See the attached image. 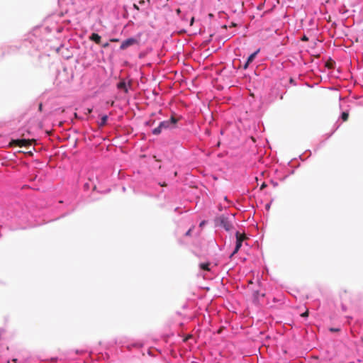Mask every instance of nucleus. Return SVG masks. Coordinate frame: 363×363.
Returning a JSON list of instances; mask_svg holds the SVG:
<instances>
[{
	"label": "nucleus",
	"instance_id": "f257e3e1",
	"mask_svg": "<svg viewBox=\"0 0 363 363\" xmlns=\"http://www.w3.org/2000/svg\"><path fill=\"white\" fill-rule=\"evenodd\" d=\"M61 18L57 14L48 16L43 26H37L26 35L23 45L26 48H30L33 51L41 50L48 46V42L54 37L55 33H60L64 26L60 24Z\"/></svg>",
	"mask_w": 363,
	"mask_h": 363
},
{
	"label": "nucleus",
	"instance_id": "f03ea898",
	"mask_svg": "<svg viewBox=\"0 0 363 363\" xmlns=\"http://www.w3.org/2000/svg\"><path fill=\"white\" fill-rule=\"evenodd\" d=\"M178 121L175 117L171 116L169 120L161 121L159 125L152 130V133L155 135H158L162 133V130L175 128Z\"/></svg>",
	"mask_w": 363,
	"mask_h": 363
},
{
	"label": "nucleus",
	"instance_id": "7ed1b4c3",
	"mask_svg": "<svg viewBox=\"0 0 363 363\" xmlns=\"http://www.w3.org/2000/svg\"><path fill=\"white\" fill-rule=\"evenodd\" d=\"M215 221L216 225L224 228L226 231H230L233 228L232 220L227 216L221 215Z\"/></svg>",
	"mask_w": 363,
	"mask_h": 363
},
{
	"label": "nucleus",
	"instance_id": "20e7f679",
	"mask_svg": "<svg viewBox=\"0 0 363 363\" xmlns=\"http://www.w3.org/2000/svg\"><path fill=\"white\" fill-rule=\"evenodd\" d=\"M140 40V34H138L136 37H132L127 38L124 40L121 45L120 49L121 50H125L128 48L135 45H139Z\"/></svg>",
	"mask_w": 363,
	"mask_h": 363
},
{
	"label": "nucleus",
	"instance_id": "39448f33",
	"mask_svg": "<svg viewBox=\"0 0 363 363\" xmlns=\"http://www.w3.org/2000/svg\"><path fill=\"white\" fill-rule=\"evenodd\" d=\"M235 237H236L235 246V248H234L233 252L230 255V257H233L234 255H235L239 251V250L242 247V242H243V238H242L241 235L240 234V233L238 231L236 232Z\"/></svg>",
	"mask_w": 363,
	"mask_h": 363
},
{
	"label": "nucleus",
	"instance_id": "423d86ee",
	"mask_svg": "<svg viewBox=\"0 0 363 363\" xmlns=\"http://www.w3.org/2000/svg\"><path fill=\"white\" fill-rule=\"evenodd\" d=\"M91 189L93 190L96 189V184L95 183L94 177L92 178L89 177V182H85L84 184V189L85 191H89Z\"/></svg>",
	"mask_w": 363,
	"mask_h": 363
},
{
	"label": "nucleus",
	"instance_id": "0eeeda50",
	"mask_svg": "<svg viewBox=\"0 0 363 363\" xmlns=\"http://www.w3.org/2000/svg\"><path fill=\"white\" fill-rule=\"evenodd\" d=\"M130 86H131V83L130 82H126V81L125 79L121 80L117 84L118 89L123 90L125 93L128 92V89Z\"/></svg>",
	"mask_w": 363,
	"mask_h": 363
},
{
	"label": "nucleus",
	"instance_id": "6e6552de",
	"mask_svg": "<svg viewBox=\"0 0 363 363\" xmlns=\"http://www.w3.org/2000/svg\"><path fill=\"white\" fill-rule=\"evenodd\" d=\"M14 143L20 147H26L30 144L29 140L26 139H16L14 140Z\"/></svg>",
	"mask_w": 363,
	"mask_h": 363
},
{
	"label": "nucleus",
	"instance_id": "1a4fd4ad",
	"mask_svg": "<svg viewBox=\"0 0 363 363\" xmlns=\"http://www.w3.org/2000/svg\"><path fill=\"white\" fill-rule=\"evenodd\" d=\"M89 39L91 41H94V43H96V44H99V45L101 44V38L98 33H91V35L89 36Z\"/></svg>",
	"mask_w": 363,
	"mask_h": 363
},
{
	"label": "nucleus",
	"instance_id": "9d476101",
	"mask_svg": "<svg viewBox=\"0 0 363 363\" xmlns=\"http://www.w3.org/2000/svg\"><path fill=\"white\" fill-rule=\"evenodd\" d=\"M260 49L258 48L256 51H255L253 53L250 55L247 59V61L248 63H252L255 58L256 57L257 55L259 52Z\"/></svg>",
	"mask_w": 363,
	"mask_h": 363
},
{
	"label": "nucleus",
	"instance_id": "9b49d317",
	"mask_svg": "<svg viewBox=\"0 0 363 363\" xmlns=\"http://www.w3.org/2000/svg\"><path fill=\"white\" fill-rule=\"evenodd\" d=\"M107 121H108V116L103 115L101 118L100 121L99 122V125L100 127L104 126L107 123Z\"/></svg>",
	"mask_w": 363,
	"mask_h": 363
},
{
	"label": "nucleus",
	"instance_id": "f8f14e48",
	"mask_svg": "<svg viewBox=\"0 0 363 363\" xmlns=\"http://www.w3.org/2000/svg\"><path fill=\"white\" fill-rule=\"evenodd\" d=\"M209 265H210L209 262H203V263L200 264V268L205 271H209L210 270Z\"/></svg>",
	"mask_w": 363,
	"mask_h": 363
},
{
	"label": "nucleus",
	"instance_id": "ddd939ff",
	"mask_svg": "<svg viewBox=\"0 0 363 363\" xmlns=\"http://www.w3.org/2000/svg\"><path fill=\"white\" fill-rule=\"evenodd\" d=\"M349 113L347 111H342L340 115V118L342 121H346L348 119Z\"/></svg>",
	"mask_w": 363,
	"mask_h": 363
},
{
	"label": "nucleus",
	"instance_id": "4468645a",
	"mask_svg": "<svg viewBox=\"0 0 363 363\" xmlns=\"http://www.w3.org/2000/svg\"><path fill=\"white\" fill-rule=\"evenodd\" d=\"M335 129L333 131V133H331V135L337 130L339 128V127L340 126V124L339 123L338 121L335 123Z\"/></svg>",
	"mask_w": 363,
	"mask_h": 363
},
{
	"label": "nucleus",
	"instance_id": "2eb2a0df",
	"mask_svg": "<svg viewBox=\"0 0 363 363\" xmlns=\"http://www.w3.org/2000/svg\"><path fill=\"white\" fill-rule=\"evenodd\" d=\"M9 48H10L11 50V51H8V53H11V52H14V51H16V50H18V48H17V46H16V45H15V46H11Z\"/></svg>",
	"mask_w": 363,
	"mask_h": 363
},
{
	"label": "nucleus",
	"instance_id": "dca6fc26",
	"mask_svg": "<svg viewBox=\"0 0 363 363\" xmlns=\"http://www.w3.org/2000/svg\"><path fill=\"white\" fill-rule=\"evenodd\" d=\"M191 230H192V228H189L186 233H185V235L186 236H190L191 235Z\"/></svg>",
	"mask_w": 363,
	"mask_h": 363
},
{
	"label": "nucleus",
	"instance_id": "f3484780",
	"mask_svg": "<svg viewBox=\"0 0 363 363\" xmlns=\"http://www.w3.org/2000/svg\"><path fill=\"white\" fill-rule=\"evenodd\" d=\"M132 346L135 347H140L142 346V345L139 342H136V343L133 344Z\"/></svg>",
	"mask_w": 363,
	"mask_h": 363
},
{
	"label": "nucleus",
	"instance_id": "a211bd4d",
	"mask_svg": "<svg viewBox=\"0 0 363 363\" xmlns=\"http://www.w3.org/2000/svg\"><path fill=\"white\" fill-rule=\"evenodd\" d=\"M83 352H84V350H75V353L77 354H82Z\"/></svg>",
	"mask_w": 363,
	"mask_h": 363
},
{
	"label": "nucleus",
	"instance_id": "6ab92c4d",
	"mask_svg": "<svg viewBox=\"0 0 363 363\" xmlns=\"http://www.w3.org/2000/svg\"><path fill=\"white\" fill-rule=\"evenodd\" d=\"M250 64V63H248L247 61L246 60V62H245V65L243 66L244 69H247Z\"/></svg>",
	"mask_w": 363,
	"mask_h": 363
},
{
	"label": "nucleus",
	"instance_id": "aec40b11",
	"mask_svg": "<svg viewBox=\"0 0 363 363\" xmlns=\"http://www.w3.org/2000/svg\"><path fill=\"white\" fill-rule=\"evenodd\" d=\"M194 22V17H192L190 21V26H192Z\"/></svg>",
	"mask_w": 363,
	"mask_h": 363
},
{
	"label": "nucleus",
	"instance_id": "412c9836",
	"mask_svg": "<svg viewBox=\"0 0 363 363\" xmlns=\"http://www.w3.org/2000/svg\"><path fill=\"white\" fill-rule=\"evenodd\" d=\"M133 8H134L135 9H136V10H139V7H138V5H136V4H133Z\"/></svg>",
	"mask_w": 363,
	"mask_h": 363
},
{
	"label": "nucleus",
	"instance_id": "4be33fe9",
	"mask_svg": "<svg viewBox=\"0 0 363 363\" xmlns=\"http://www.w3.org/2000/svg\"><path fill=\"white\" fill-rule=\"evenodd\" d=\"M108 43H104V44H103V45H102V47H103V48H106V47H108Z\"/></svg>",
	"mask_w": 363,
	"mask_h": 363
},
{
	"label": "nucleus",
	"instance_id": "5701e85b",
	"mask_svg": "<svg viewBox=\"0 0 363 363\" xmlns=\"http://www.w3.org/2000/svg\"><path fill=\"white\" fill-rule=\"evenodd\" d=\"M4 55V52H1V51L0 50V59H1V57H4V56H3Z\"/></svg>",
	"mask_w": 363,
	"mask_h": 363
},
{
	"label": "nucleus",
	"instance_id": "b1692460",
	"mask_svg": "<svg viewBox=\"0 0 363 363\" xmlns=\"http://www.w3.org/2000/svg\"><path fill=\"white\" fill-rule=\"evenodd\" d=\"M205 223H206L205 220L201 221V223H200V226L204 225Z\"/></svg>",
	"mask_w": 363,
	"mask_h": 363
},
{
	"label": "nucleus",
	"instance_id": "393cba45",
	"mask_svg": "<svg viewBox=\"0 0 363 363\" xmlns=\"http://www.w3.org/2000/svg\"><path fill=\"white\" fill-rule=\"evenodd\" d=\"M330 330L335 332V331H337L338 330L335 329V328H331Z\"/></svg>",
	"mask_w": 363,
	"mask_h": 363
},
{
	"label": "nucleus",
	"instance_id": "a878e982",
	"mask_svg": "<svg viewBox=\"0 0 363 363\" xmlns=\"http://www.w3.org/2000/svg\"><path fill=\"white\" fill-rule=\"evenodd\" d=\"M269 206H270V204H267L266 205V208L268 209L269 208Z\"/></svg>",
	"mask_w": 363,
	"mask_h": 363
},
{
	"label": "nucleus",
	"instance_id": "bb28decb",
	"mask_svg": "<svg viewBox=\"0 0 363 363\" xmlns=\"http://www.w3.org/2000/svg\"><path fill=\"white\" fill-rule=\"evenodd\" d=\"M122 190H123V192H125V187L123 186Z\"/></svg>",
	"mask_w": 363,
	"mask_h": 363
},
{
	"label": "nucleus",
	"instance_id": "cd10ccee",
	"mask_svg": "<svg viewBox=\"0 0 363 363\" xmlns=\"http://www.w3.org/2000/svg\"><path fill=\"white\" fill-rule=\"evenodd\" d=\"M17 361H18L17 359H13V362H14L15 363H16Z\"/></svg>",
	"mask_w": 363,
	"mask_h": 363
},
{
	"label": "nucleus",
	"instance_id": "c85d7f7f",
	"mask_svg": "<svg viewBox=\"0 0 363 363\" xmlns=\"http://www.w3.org/2000/svg\"><path fill=\"white\" fill-rule=\"evenodd\" d=\"M144 2H145L144 1H140V4H144Z\"/></svg>",
	"mask_w": 363,
	"mask_h": 363
},
{
	"label": "nucleus",
	"instance_id": "c756f323",
	"mask_svg": "<svg viewBox=\"0 0 363 363\" xmlns=\"http://www.w3.org/2000/svg\"><path fill=\"white\" fill-rule=\"evenodd\" d=\"M303 40H307V38L306 37H303Z\"/></svg>",
	"mask_w": 363,
	"mask_h": 363
},
{
	"label": "nucleus",
	"instance_id": "7c9ffc66",
	"mask_svg": "<svg viewBox=\"0 0 363 363\" xmlns=\"http://www.w3.org/2000/svg\"><path fill=\"white\" fill-rule=\"evenodd\" d=\"M342 310H345V307L342 306Z\"/></svg>",
	"mask_w": 363,
	"mask_h": 363
},
{
	"label": "nucleus",
	"instance_id": "2f4dec72",
	"mask_svg": "<svg viewBox=\"0 0 363 363\" xmlns=\"http://www.w3.org/2000/svg\"><path fill=\"white\" fill-rule=\"evenodd\" d=\"M264 186H265V184H262V187H264Z\"/></svg>",
	"mask_w": 363,
	"mask_h": 363
}]
</instances>
